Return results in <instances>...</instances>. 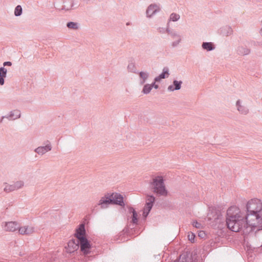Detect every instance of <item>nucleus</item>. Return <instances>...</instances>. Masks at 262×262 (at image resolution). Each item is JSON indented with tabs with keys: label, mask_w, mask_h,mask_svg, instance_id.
Masks as SVG:
<instances>
[{
	"label": "nucleus",
	"mask_w": 262,
	"mask_h": 262,
	"mask_svg": "<svg viewBox=\"0 0 262 262\" xmlns=\"http://www.w3.org/2000/svg\"><path fill=\"white\" fill-rule=\"evenodd\" d=\"M246 215L242 216L238 208L236 206L229 207L226 212V225L234 232L243 230L244 233H250L262 223L260 212L262 210V203L258 199L249 201L246 206Z\"/></svg>",
	"instance_id": "1"
},
{
	"label": "nucleus",
	"mask_w": 262,
	"mask_h": 262,
	"mask_svg": "<svg viewBox=\"0 0 262 262\" xmlns=\"http://www.w3.org/2000/svg\"><path fill=\"white\" fill-rule=\"evenodd\" d=\"M151 188L152 192L157 196H164L168 195V191L167 190L164 180L162 177H157L153 179L150 182Z\"/></svg>",
	"instance_id": "2"
},
{
	"label": "nucleus",
	"mask_w": 262,
	"mask_h": 262,
	"mask_svg": "<svg viewBox=\"0 0 262 262\" xmlns=\"http://www.w3.org/2000/svg\"><path fill=\"white\" fill-rule=\"evenodd\" d=\"M79 244V254L84 256L89 254H93L95 250V247L89 239L88 237L82 238L77 241Z\"/></svg>",
	"instance_id": "3"
},
{
	"label": "nucleus",
	"mask_w": 262,
	"mask_h": 262,
	"mask_svg": "<svg viewBox=\"0 0 262 262\" xmlns=\"http://www.w3.org/2000/svg\"><path fill=\"white\" fill-rule=\"evenodd\" d=\"M110 194L112 205L120 206L122 208H125V204L124 201V197L122 194L117 192L110 193Z\"/></svg>",
	"instance_id": "4"
},
{
	"label": "nucleus",
	"mask_w": 262,
	"mask_h": 262,
	"mask_svg": "<svg viewBox=\"0 0 262 262\" xmlns=\"http://www.w3.org/2000/svg\"><path fill=\"white\" fill-rule=\"evenodd\" d=\"M66 251L70 254L79 253V244L77 242V239L72 238L70 239L68 243V245L66 247Z\"/></svg>",
	"instance_id": "5"
},
{
	"label": "nucleus",
	"mask_w": 262,
	"mask_h": 262,
	"mask_svg": "<svg viewBox=\"0 0 262 262\" xmlns=\"http://www.w3.org/2000/svg\"><path fill=\"white\" fill-rule=\"evenodd\" d=\"M179 262H198L196 257L189 251L184 252L179 256Z\"/></svg>",
	"instance_id": "6"
},
{
	"label": "nucleus",
	"mask_w": 262,
	"mask_h": 262,
	"mask_svg": "<svg viewBox=\"0 0 262 262\" xmlns=\"http://www.w3.org/2000/svg\"><path fill=\"white\" fill-rule=\"evenodd\" d=\"M2 227L4 230L9 232H14L19 230V224L15 221L3 223Z\"/></svg>",
	"instance_id": "7"
},
{
	"label": "nucleus",
	"mask_w": 262,
	"mask_h": 262,
	"mask_svg": "<svg viewBox=\"0 0 262 262\" xmlns=\"http://www.w3.org/2000/svg\"><path fill=\"white\" fill-rule=\"evenodd\" d=\"M75 236L76 237L77 241L80 240L82 238L88 237L86 233L85 225L84 224H80L75 230L74 233Z\"/></svg>",
	"instance_id": "8"
},
{
	"label": "nucleus",
	"mask_w": 262,
	"mask_h": 262,
	"mask_svg": "<svg viewBox=\"0 0 262 262\" xmlns=\"http://www.w3.org/2000/svg\"><path fill=\"white\" fill-rule=\"evenodd\" d=\"M110 196V193L105 194L104 196L101 198L98 205H100L102 208H107L109 205H112L110 200H111Z\"/></svg>",
	"instance_id": "9"
},
{
	"label": "nucleus",
	"mask_w": 262,
	"mask_h": 262,
	"mask_svg": "<svg viewBox=\"0 0 262 262\" xmlns=\"http://www.w3.org/2000/svg\"><path fill=\"white\" fill-rule=\"evenodd\" d=\"M160 9L157 4H150L146 10V16L147 17H151L153 15L157 12L160 11Z\"/></svg>",
	"instance_id": "10"
},
{
	"label": "nucleus",
	"mask_w": 262,
	"mask_h": 262,
	"mask_svg": "<svg viewBox=\"0 0 262 262\" xmlns=\"http://www.w3.org/2000/svg\"><path fill=\"white\" fill-rule=\"evenodd\" d=\"M48 144L45 146H39L35 149V151L38 155H43L52 149V146L49 141L47 140Z\"/></svg>",
	"instance_id": "11"
},
{
	"label": "nucleus",
	"mask_w": 262,
	"mask_h": 262,
	"mask_svg": "<svg viewBox=\"0 0 262 262\" xmlns=\"http://www.w3.org/2000/svg\"><path fill=\"white\" fill-rule=\"evenodd\" d=\"M156 198L153 194H147L146 196V203L144 207L151 210L152 207L156 203Z\"/></svg>",
	"instance_id": "12"
},
{
	"label": "nucleus",
	"mask_w": 262,
	"mask_h": 262,
	"mask_svg": "<svg viewBox=\"0 0 262 262\" xmlns=\"http://www.w3.org/2000/svg\"><path fill=\"white\" fill-rule=\"evenodd\" d=\"M128 212L129 213L132 214L131 216L130 223L133 226H135L138 224L139 219L137 212L132 207H128Z\"/></svg>",
	"instance_id": "13"
},
{
	"label": "nucleus",
	"mask_w": 262,
	"mask_h": 262,
	"mask_svg": "<svg viewBox=\"0 0 262 262\" xmlns=\"http://www.w3.org/2000/svg\"><path fill=\"white\" fill-rule=\"evenodd\" d=\"M34 232V228L32 226H25L19 228L18 232L21 235H29Z\"/></svg>",
	"instance_id": "14"
},
{
	"label": "nucleus",
	"mask_w": 262,
	"mask_h": 262,
	"mask_svg": "<svg viewBox=\"0 0 262 262\" xmlns=\"http://www.w3.org/2000/svg\"><path fill=\"white\" fill-rule=\"evenodd\" d=\"M210 215H212L213 219H211V216H209L208 218L210 220H213L216 223H220L222 219V214L220 211L219 210H214L212 211V212L210 214Z\"/></svg>",
	"instance_id": "15"
},
{
	"label": "nucleus",
	"mask_w": 262,
	"mask_h": 262,
	"mask_svg": "<svg viewBox=\"0 0 262 262\" xmlns=\"http://www.w3.org/2000/svg\"><path fill=\"white\" fill-rule=\"evenodd\" d=\"M182 83V81H178L176 79H174L172 82V84L169 85L168 86L167 90L168 91L170 92H173L176 90H179L181 88Z\"/></svg>",
	"instance_id": "16"
},
{
	"label": "nucleus",
	"mask_w": 262,
	"mask_h": 262,
	"mask_svg": "<svg viewBox=\"0 0 262 262\" xmlns=\"http://www.w3.org/2000/svg\"><path fill=\"white\" fill-rule=\"evenodd\" d=\"M219 33L225 36H228L232 34L233 30L231 27L226 26L220 28Z\"/></svg>",
	"instance_id": "17"
},
{
	"label": "nucleus",
	"mask_w": 262,
	"mask_h": 262,
	"mask_svg": "<svg viewBox=\"0 0 262 262\" xmlns=\"http://www.w3.org/2000/svg\"><path fill=\"white\" fill-rule=\"evenodd\" d=\"M203 50L207 51H211L215 49L214 44L212 42H203L202 44Z\"/></svg>",
	"instance_id": "18"
},
{
	"label": "nucleus",
	"mask_w": 262,
	"mask_h": 262,
	"mask_svg": "<svg viewBox=\"0 0 262 262\" xmlns=\"http://www.w3.org/2000/svg\"><path fill=\"white\" fill-rule=\"evenodd\" d=\"M63 3L64 5L62 6L61 10H64L66 11L71 10L74 5L73 0H63Z\"/></svg>",
	"instance_id": "19"
},
{
	"label": "nucleus",
	"mask_w": 262,
	"mask_h": 262,
	"mask_svg": "<svg viewBox=\"0 0 262 262\" xmlns=\"http://www.w3.org/2000/svg\"><path fill=\"white\" fill-rule=\"evenodd\" d=\"M5 117L9 119L15 120L20 117V112L19 111L17 110H13L10 112L8 116Z\"/></svg>",
	"instance_id": "20"
},
{
	"label": "nucleus",
	"mask_w": 262,
	"mask_h": 262,
	"mask_svg": "<svg viewBox=\"0 0 262 262\" xmlns=\"http://www.w3.org/2000/svg\"><path fill=\"white\" fill-rule=\"evenodd\" d=\"M139 75L140 78L141 79L140 81V84H144L149 76V74L147 72L141 71L139 73Z\"/></svg>",
	"instance_id": "21"
},
{
	"label": "nucleus",
	"mask_w": 262,
	"mask_h": 262,
	"mask_svg": "<svg viewBox=\"0 0 262 262\" xmlns=\"http://www.w3.org/2000/svg\"><path fill=\"white\" fill-rule=\"evenodd\" d=\"M135 231V229L129 228L128 226L125 227L123 230L120 233V236H124L125 234H127V235H131L133 234V232Z\"/></svg>",
	"instance_id": "22"
},
{
	"label": "nucleus",
	"mask_w": 262,
	"mask_h": 262,
	"mask_svg": "<svg viewBox=\"0 0 262 262\" xmlns=\"http://www.w3.org/2000/svg\"><path fill=\"white\" fill-rule=\"evenodd\" d=\"M166 33H168V35H170L172 39H179V38H181V36L178 34L176 31L173 30H170L168 28L166 29Z\"/></svg>",
	"instance_id": "23"
},
{
	"label": "nucleus",
	"mask_w": 262,
	"mask_h": 262,
	"mask_svg": "<svg viewBox=\"0 0 262 262\" xmlns=\"http://www.w3.org/2000/svg\"><path fill=\"white\" fill-rule=\"evenodd\" d=\"M129 63L127 66V69L128 71L134 73H137V72L135 71L136 67L135 66V63L134 62V59L132 58L129 60Z\"/></svg>",
	"instance_id": "24"
},
{
	"label": "nucleus",
	"mask_w": 262,
	"mask_h": 262,
	"mask_svg": "<svg viewBox=\"0 0 262 262\" xmlns=\"http://www.w3.org/2000/svg\"><path fill=\"white\" fill-rule=\"evenodd\" d=\"M67 27L70 29L77 30L79 28V24L76 22L69 21L67 23Z\"/></svg>",
	"instance_id": "25"
},
{
	"label": "nucleus",
	"mask_w": 262,
	"mask_h": 262,
	"mask_svg": "<svg viewBox=\"0 0 262 262\" xmlns=\"http://www.w3.org/2000/svg\"><path fill=\"white\" fill-rule=\"evenodd\" d=\"M160 77L163 79L168 78L169 76V68L167 67H165L163 69L162 72L159 74Z\"/></svg>",
	"instance_id": "26"
},
{
	"label": "nucleus",
	"mask_w": 262,
	"mask_h": 262,
	"mask_svg": "<svg viewBox=\"0 0 262 262\" xmlns=\"http://www.w3.org/2000/svg\"><path fill=\"white\" fill-rule=\"evenodd\" d=\"M151 90V86L150 84H145L142 89V93L144 94H148L150 92Z\"/></svg>",
	"instance_id": "27"
},
{
	"label": "nucleus",
	"mask_w": 262,
	"mask_h": 262,
	"mask_svg": "<svg viewBox=\"0 0 262 262\" xmlns=\"http://www.w3.org/2000/svg\"><path fill=\"white\" fill-rule=\"evenodd\" d=\"M22 8L21 6L17 5L15 8L14 10V15L16 16H19L21 15L22 14Z\"/></svg>",
	"instance_id": "28"
},
{
	"label": "nucleus",
	"mask_w": 262,
	"mask_h": 262,
	"mask_svg": "<svg viewBox=\"0 0 262 262\" xmlns=\"http://www.w3.org/2000/svg\"><path fill=\"white\" fill-rule=\"evenodd\" d=\"M4 190L6 192H9L16 189V187H15L14 184H13L12 185H8L6 186V187L4 188Z\"/></svg>",
	"instance_id": "29"
},
{
	"label": "nucleus",
	"mask_w": 262,
	"mask_h": 262,
	"mask_svg": "<svg viewBox=\"0 0 262 262\" xmlns=\"http://www.w3.org/2000/svg\"><path fill=\"white\" fill-rule=\"evenodd\" d=\"M180 15L177 13H172L170 15L169 20L173 21H178L180 19Z\"/></svg>",
	"instance_id": "30"
},
{
	"label": "nucleus",
	"mask_w": 262,
	"mask_h": 262,
	"mask_svg": "<svg viewBox=\"0 0 262 262\" xmlns=\"http://www.w3.org/2000/svg\"><path fill=\"white\" fill-rule=\"evenodd\" d=\"M7 70L5 68H4V67L0 68V76L1 77H3L5 78L7 76Z\"/></svg>",
	"instance_id": "31"
},
{
	"label": "nucleus",
	"mask_w": 262,
	"mask_h": 262,
	"mask_svg": "<svg viewBox=\"0 0 262 262\" xmlns=\"http://www.w3.org/2000/svg\"><path fill=\"white\" fill-rule=\"evenodd\" d=\"M151 210H149V209L147 208L146 207H144L143 209V217L144 220H146L147 216L149 214Z\"/></svg>",
	"instance_id": "32"
},
{
	"label": "nucleus",
	"mask_w": 262,
	"mask_h": 262,
	"mask_svg": "<svg viewBox=\"0 0 262 262\" xmlns=\"http://www.w3.org/2000/svg\"><path fill=\"white\" fill-rule=\"evenodd\" d=\"M14 184L15 187H16V190L19 188H21L24 185V183L22 181H16Z\"/></svg>",
	"instance_id": "33"
},
{
	"label": "nucleus",
	"mask_w": 262,
	"mask_h": 262,
	"mask_svg": "<svg viewBox=\"0 0 262 262\" xmlns=\"http://www.w3.org/2000/svg\"><path fill=\"white\" fill-rule=\"evenodd\" d=\"M239 52L243 55H248L250 53V50L249 49L242 47L241 49H239Z\"/></svg>",
	"instance_id": "34"
},
{
	"label": "nucleus",
	"mask_w": 262,
	"mask_h": 262,
	"mask_svg": "<svg viewBox=\"0 0 262 262\" xmlns=\"http://www.w3.org/2000/svg\"><path fill=\"white\" fill-rule=\"evenodd\" d=\"M237 110L239 112L243 114H246L248 112V110L244 106H238V108Z\"/></svg>",
	"instance_id": "35"
},
{
	"label": "nucleus",
	"mask_w": 262,
	"mask_h": 262,
	"mask_svg": "<svg viewBox=\"0 0 262 262\" xmlns=\"http://www.w3.org/2000/svg\"><path fill=\"white\" fill-rule=\"evenodd\" d=\"M188 238L192 243H193L195 242V234L191 232V234L188 235Z\"/></svg>",
	"instance_id": "36"
},
{
	"label": "nucleus",
	"mask_w": 262,
	"mask_h": 262,
	"mask_svg": "<svg viewBox=\"0 0 262 262\" xmlns=\"http://www.w3.org/2000/svg\"><path fill=\"white\" fill-rule=\"evenodd\" d=\"M192 226L197 228V229H200L201 228V226H202V225L200 223L198 222V221H194L192 222Z\"/></svg>",
	"instance_id": "37"
},
{
	"label": "nucleus",
	"mask_w": 262,
	"mask_h": 262,
	"mask_svg": "<svg viewBox=\"0 0 262 262\" xmlns=\"http://www.w3.org/2000/svg\"><path fill=\"white\" fill-rule=\"evenodd\" d=\"M166 203L163 200H159L156 202V206L159 207H164Z\"/></svg>",
	"instance_id": "38"
},
{
	"label": "nucleus",
	"mask_w": 262,
	"mask_h": 262,
	"mask_svg": "<svg viewBox=\"0 0 262 262\" xmlns=\"http://www.w3.org/2000/svg\"><path fill=\"white\" fill-rule=\"evenodd\" d=\"M181 41V38H179L176 41H173L171 43V46L173 48L177 47Z\"/></svg>",
	"instance_id": "39"
},
{
	"label": "nucleus",
	"mask_w": 262,
	"mask_h": 262,
	"mask_svg": "<svg viewBox=\"0 0 262 262\" xmlns=\"http://www.w3.org/2000/svg\"><path fill=\"white\" fill-rule=\"evenodd\" d=\"M198 236L201 238H204L206 237V234L204 231L201 230L199 232Z\"/></svg>",
	"instance_id": "40"
},
{
	"label": "nucleus",
	"mask_w": 262,
	"mask_h": 262,
	"mask_svg": "<svg viewBox=\"0 0 262 262\" xmlns=\"http://www.w3.org/2000/svg\"><path fill=\"white\" fill-rule=\"evenodd\" d=\"M150 84V86H151V89L152 88H155V89H158L159 88V85L156 84V82L155 81H153Z\"/></svg>",
	"instance_id": "41"
},
{
	"label": "nucleus",
	"mask_w": 262,
	"mask_h": 262,
	"mask_svg": "<svg viewBox=\"0 0 262 262\" xmlns=\"http://www.w3.org/2000/svg\"><path fill=\"white\" fill-rule=\"evenodd\" d=\"M163 78L162 77H160V76L159 75L158 76L156 77L154 81H156V82H160Z\"/></svg>",
	"instance_id": "42"
},
{
	"label": "nucleus",
	"mask_w": 262,
	"mask_h": 262,
	"mask_svg": "<svg viewBox=\"0 0 262 262\" xmlns=\"http://www.w3.org/2000/svg\"><path fill=\"white\" fill-rule=\"evenodd\" d=\"M12 66V62L11 61H5L3 63V67H4L6 66Z\"/></svg>",
	"instance_id": "43"
},
{
	"label": "nucleus",
	"mask_w": 262,
	"mask_h": 262,
	"mask_svg": "<svg viewBox=\"0 0 262 262\" xmlns=\"http://www.w3.org/2000/svg\"><path fill=\"white\" fill-rule=\"evenodd\" d=\"M5 83V78L0 76V85H3Z\"/></svg>",
	"instance_id": "44"
},
{
	"label": "nucleus",
	"mask_w": 262,
	"mask_h": 262,
	"mask_svg": "<svg viewBox=\"0 0 262 262\" xmlns=\"http://www.w3.org/2000/svg\"><path fill=\"white\" fill-rule=\"evenodd\" d=\"M236 105L237 107V109L238 108V106H242V105H241V101L240 100H238L236 102Z\"/></svg>",
	"instance_id": "45"
},
{
	"label": "nucleus",
	"mask_w": 262,
	"mask_h": 262,
	"mask_svg": "<svg viewBox=\"0 0 262 262\" xmlns=\"http://www.w3.org/2000/svg\"><path fill=\"white\" fill-rule=\"evenodd\" d=\"M158 30L160 32L164 33L165 32L164 28H163L160 27V28H159Z\"/></svg>",
	"instance_id": "46"
},
{
	"label": "nucleus",
	"mask_w": 262,
	"mask_h": 262,
	"mask_svg": "<svg viewBox=\"0 0 262 262\" xmlns=\"http://www.w3.org/2000/svg\"><path fill=\"white\" fill-rule=\"evenodd\" d=\"M262 230V224L258 226V228L257 229V231L255 232V233L257 232V231L261 230Z\"/></svg>",
	"instance_id": "47"
},
{
	"label": "nucleus",
	"mask_w": 262,
	"mask_h": 262,
	"mask_svg": "<svg viewBox=\"0 0 262 262\" xmlns=\"http://www.w3.org/2000/svg\"><path fill=\"white\" fill-rule=\"evenodd\" d=\"M93 257L92 256H87V257H86V260H87V259L92 260L93 259Z\"/></svg>",
	"instance_id": "48"
},
{
	"label": "nucleus",
	"mask_w": 262,
	"mask_h": 262,
	"mask_svg": "<svg viewBox=\"0 0 262 262\" xmlns=\"http://www.w3.org/2000/svg\"><path fill=\"white\" fill-rule=\"evenodd\" d=\"M253 217L250 219L249 220H248V221L250 222V223H253L252 222H251V221H254L255 219V217L253 216Z\"/></svg>",
	"instance_id": "49"
},
{
	"label": "nucleus",
	"mask_w": 262,
	"mask_h": 262,
	"mask_svg": "<svg viewBox=\"0 0 262 262\" xmlns=\"http://www.w3.org/2000/svg\"><path fill=\"white\" fill-rule=\"evenodd\" d=\"M5 118V116H2V118L0 119V123L3 122V119Z\"/></svg>",
	"instance_id": "50"
},
{
	"label": "nucleus",
	"mask_w": 262,
	"mask_h": 262,
	"mask_svg": "<svg viewBox=\"0 0 262 262\" xmlns=\"http://www.w3.org/2000/svg\"><path fill=\"white\" fill-rule=\"evenodd\" d=\"M171 262H179V259H177L176 260H173Z\"/></svg>",
	"instance_id": "51"
},
{
	"label": "nucleus",
	"mask_w": 262,
	"mask_h": 262,
	"mask_svg": "<svg viewBox=\"0 0 262 262\" xmlns=\"http://www.w3.org/2000/svg\"><path fill=\"white\" fill-rule=\"evenodd\" d=\"M259 33L262 36V28L260 30Z\"/></svg>",
	"instance_id": "52"
},
{
	"label": "nucleus",
	"mask_w": 262,
	"mask_h": 262,
	"mask_svg": "<svg viewBox=\"0 0 262 262\" xmlns=\"http://www.w3.org/2000/svg\"><path fill=\"white\" fill-rule=\"evenodd\" d=\"M255 1L257 3H259V2H260L261 1H262V0H255Z\"/></svg>",
	"instance_id": "53"
},
{
	"label": "nucleus",
	"mask_w": 262,
	"mask_h": 262,
	"mask_svg": "<svg viewBox=\"0 0 262 262\" xmlns=\"http://www.w3.org/2000/svg\"><path fill=\"white\" fill-rule=\"evenodd\" d=\"M130 24H131V23H130V22H127V23L126 24V25L127 26L130 25Z\"/></svg>",
	"instance_id": "54"
},
{
	"label": "nucleus",
	"mask_w": 262,
	"mask_h": 262,
	"mask_svg": "<svg viewBox=\"0 0 262 262\" xmlns=\"http://www.w3.org/2000/svg\"><path fill=\"white\" fill-rule=\"evenodd\" d=\"M66 4L69 7V5H68V3H66Z\"/></svg>",
	"instance_id": "55"
}]
</instances>
